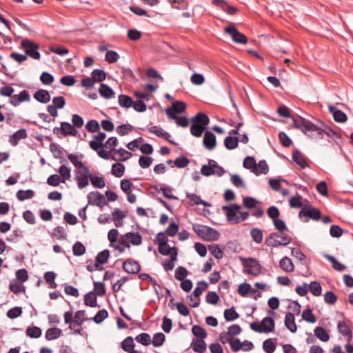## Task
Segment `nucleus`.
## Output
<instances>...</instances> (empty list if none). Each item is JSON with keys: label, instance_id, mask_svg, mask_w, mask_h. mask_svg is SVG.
<instances>
[{"label": "nucleus", "instance_id": "1", "mask_svg": "<svg viewBox=\"0 0 353 353\" xmlns=\"http://www.w3.org/2000/svg\"><path fill=\"white\" fill-rule=\"evenodd\" d=\"M292 120L296 128L301 130L305 135L312 139H323L324 135L330 139L336 137V132L326 125L322 124L321 126H317L301 117L293 118Z\"/></svg>", "mask_w": 353, "mask_h": 353}, {"label": "nucleus", "instance_id": "2", "mask_svg": "<svg viewBox=\"0 0 353 353\" xmlns=\"http://www.w3.org/2000/svg\"><path fill=\"white\" fill-rule=\"evenodd\" d=\"M291 242V237L283 232H272L266 239L265 243L268 247L276 248L287 245Z\"/></svg>", "mask_w": 353, "mask_h": 353}, {"label": "nucleus", "instance_id": "3", "mask_svg": "<svg viewBox=\"0 0 353 353\" xmlns=\"http://www.w3.org/2000/svg\"><path fill=\"white\" fill-rule=\"evenodd\" d=\"M243 266V272L246 274L256 276L261 272V266L258 261L254 258L243 259L240 258Z\"/></svg>", "mask_w": 353, "mask_h": 353}, {"label": "nucleus", "instance_id": "4", "mask_svg": "<svg viewBox=\"0 0 353 353\" xmlns=\"http://www.w3.org/2000/svg\"><path fill=\"white\" fill-rule=\"evenodd\" d=\"M74 173L75 180L79 189H83L88 185L89 179H90L91 176L88 168L83 167L80 170H75Z\"/></svg>", "mask_w": 353, "mask_h": 353}, {"label": "nucleus", "instance_id": "5", "mask_svg": "<svg viewBox=\"0 0 353 353\" xmlns=\"http://www.w3.org/2000/svg\"><path fill=\"white\" fill-rule=\"evenodd\" d=\"M241 208V206L237 204L222 207V210L226 213L228 221L235 224L240 222V216H239L238 212H240Z\"/></svg>", "mask_w": 353, "mask_h": 353}, {"label": "nucleus", "instance_id": "6", "mask_svg": "<svg viewBox=\"0 0 353 353\" xmlns=\"http://www.w3.org/2000/svg\"><path fill=\"white\" fill-rule=\"evenodd\" d=\"M224 31L232 37V39L235 43L241 44H245L247 43L246 37L243 34L239 32L237 28L233 24H230L228 26H226L224 28Z\"/></svg>", "mask_w": 353, "mask_h": 353}, {"label": "nucleus", "instance_id": "7", "mask_svg": "<svg viewBox=\"0 0 353 353\" xmlns=\"http://www.w3.org/2000/svg\"><path fill=\"white\" fill-rule=\"evenodd\" d=\"M21 46L25 49L27 56H30L34 59H39L40 54L37 51L38 45L30 40L25 39L21 41Z\"/></svg>", "mask_w": 353, "mask_h": 353}, {"label": "nucleus", "instance_id": "8", "mask_svg": "<svg viewBox=\"0 0 353 353\" xmlns=\"http://www.w3.org/2000/svg\"><path fill=\"white\" fill-rule=\"evenodd\" d=\"M87 198L88 199V205H97L102 208L106 204L104 196L99 192H90Z\"/></svg>", "mask_w": 353, "mask_h": 353}, {"label": "nucleus", "instance_id": "9", "mask_svg": "<svg viewBox=\"0 0 353 353\" xmlns=\"http://www.w3.org/2000/svg\"><path fill=\"white\" fill-rule=\"evenodd\" d=\"M123 268L126 272L134 274L140 271L141 266L137 261L128 259L123 262Z\"/></svg>", "mask_w": 353, "mask_h": 353}, {"label": "nucleus", "instance_id": "10", "mask_svg": "<svg viewBox=\"0 0 353 353\" xmlns=\"http://www.w3.org/2000/svg\"><path fill=\"white\" fill-rule=\"evenodd\" d=\"M30 97L27 90L21 91L19 94L12 95L10 103L14 107L18 106L21 103L29 101Z\"/></svg>", "mask_w": 353, "mask_h": 353}, {"label": "nucleus", "instance_id": "11", "mask_svg": "<svg viewBox=\"0 0 353 353\" xmlns=\"http://www.w3.org/2000/svg\"><path fill=\"white\" fill-rule=\"evenodd\" d=\"M106 137V134L104 132H99L98 134L93 136V140H92L89 145L90 147L94 151H97L100 148H103L104 144L103 141Z\"/></svg>", "mask_w": 353, "mask_h": 353}, {"label": "nucleus", "instance_id": "12", "mask_svg": "<svg viewBox=\"0 0 353 353\" xmlns=\"http://www.w3.org/2000/svg\"><path fill=\"white\" fill-rule=\"evenodd\" d=\"M203 143L207 150H212L216 145V136L212 132H206L204 134Z\"/></svg>", "mask_w": 353, "mask_h": 353}, {"label": "nucleus", "instance_id": "13", "mask_svg": "<svg viewBox=\"0 0 353 353\" xmlns=\"http://www.w3.org/2000/svg\"><path fill=\"white\" fill-rule=\"evenodd\" d=\"M329 112L332 114L333 118L336 122L344 123L347 121L346 114L340 110H338L334 105L328 106Z\"/></svg>", "mask_w": 353, "mask_h": 353}, {"label": "nucleus", "instance_id": "14", "mask_svg": "<svg viewBox=\"0 0 353 353\" xmlns=\"http://www.w3.org/2000/svg\"><path fill=\"white\" fill-rule=\"evenodd\" d=\"M307 216L313 220L318 221L321 218V212L316 208H303L299 212V216Z\"/></svg>", "mask_w": 353, "mask_h": 353}, {"label": "nucleus", "instance_id": "15", "mask_svg": "<svg viewBox=\"0 0 353 353\" xmlns=\"http://www.w3.org/2000/svg\"><path fill=\"white\" fill-rule=\"evenodd\" d=\"M114 152V154L111 156V159L114 161H125L129 159L132 155V153L123 148L117 149Z\"/></svg>", "mask_w": 353, "mask_h": 353}, {"label": "nucleus", "instance_id": "16", "mask_svg": "<svg viewBox=\"0 0 353 353\" xmlns=\"http://www.w3.org/2000/svg\"><path fill=\"white\" fill-rule=\"evenodd\" d=\"M34 98L39 102L42 103H47L50 101V93L43 89H40L34 92Z\"/></svg>", "mask_w": 353, "mask_h": 353}, {"label": "nucleus", "instance_id": "17", "mask_svg": "<svg viewBox=\"0 0 353 353\" xmlns=\"http://www.w3.org/2000/svg\"><path fill=\"white\" fill-rule=\"evenodd\" d=\"M261 329H262V333L271 332L274 329V321L271 317H265L263 319L261 323Z\"/></svg>", "mask_w": 353, "mask_h": 353}, {"label": "nucleus", "instance_id": "18", "mask_svg": "<svg viewBox=\"0 0 353 353\" xmlns=\"http://www.w3.org/2000/svg\"><path fill=\"white\" fill-rule=\"evenodd\" d=\"M61 132L62 135L64 137H66L68 135L74 137L77 134V131L76 130V129L73 127L72 125H71L68 122L61 123Z\"/></svg>", "mask_w": 353, "mask_h": 353}, {"label": "nucleus", "instance_id": "19", "mask_svg": "<svg viewBox=\"0 0 353 353\" xmlns=\"http://www.w3.org/2000/svg\"><path fill=\"white\" fill-rule=\"evenodd\" d=\"M285 325L292 333L297 330L294 316L291 312H288L285 316Z\"/></svg>", "mask_w": 353, "mask_h": 353}, {"label": "nucleus", "instance_id": "20", "mask_svg": "<svg viewBox=\"0 0 353 353\" xmlns=\"http://www.w3.org/2000/svg\"><path fill=\"white\" fill-rule=\"evenodd\" d=\"M212 3L230 14H234L236 11V8L228 5L224 0H212Z\"/></svg>", "mask_w": 353, "mask_h": 353}, {"label": "nucleus", "instance_id": "21", "mask_svg": "<svg viewBox=\"0 0 353 353\" xmlns=\"http://www.w3.org/2000/svg\"><path fill=\"white\" fill-rule=\"evenodd\" d=\"M27 137V132L25 129H20L14 132L10 138V143L13 146H16L19 141Z\"/></svg>", "mask_w": 353, "mask_h": 353}, {"label": "nucleus", "instance_id": "22", "mask_svg": "<svg viewBox=\"0 0 353 353\" xmlns=\"http://www.w3.org/2000/svg\"><path fill=\"white\" fill-rule=\"evenodd\" d=\"M99 92L102 97L106 99H112L115 95L114 90L109 85L105 83H101L100 85Z\"/></svg>", "mask_w": 353, "mask_h": 353}, {"label": "nucleus", "instance_id": "23", "mask_svg": "<svg viewBox=\"0 0 353 353\" xmlns=\"http://www.w3.org/2000/svg\"><path fill=\"white\" fill-rule=\"evenodd\" d=\"M279 266L285 272H292L294 270V265L288 256H284L280 260Z\"/></svg>", "mask_w": 353, "mask_h": 353}, {"label": "nucleus", "instance_id": "24", "mask_svg": "<svg viewBox=\"0 0 353 353\" xmlns=\"http://www.w3.org/2000/svg\"><path fill=\"white\" fill-rule=\"evenodd\" d=\"M205 232L203 239L209 241H216L219 239L220 234L215 229H213L208 226H205Z\"/></svg>", "mask_w": 353, "mask_h": 353}, {"label": "nucleus", "instance_id": "25", "mask_svg": "<svg viewBox=\"0 0 353 353\" xmlns=\"http://www.w3.org/2000/svg\"><path fill=\"white\" fill-rule=\"evenodd\" d=\"M125 237L128 239L129 243L133 245H139L142 243V237L139 232H127Z\"/></svg>", "mask_w": 353, "mask_h": 353}, {"label": "nucleus", "instance_id": "26", "mask_svg": "<svg viewBox=\"0 0 353 353\" xmlns=\"http://www.w3.org/2000/svg\"><path fill=\"white\" fill-rule=\"evenodd\" d=\"M186 196L190 201L191 205H203L204 206H210V204L205 201H203L199 196L195 194L187 192Z\"/></svg>", "mask_w": 353, "mask_h": 353}, {"label": "nucleus", "instance_id": "27", "mask_svg": "<svg viewBox=\"0 0 353 353\" xmlns=\"http://www.w3.org/2000/svg\"><path fill=\"white\" fill-rule=\"evenodd\" d=\"M62 330L58 327H51L46 330L45 337L48 341L55 340L61 336Z\"/></svg>", "mask_w": 353, "mask_h": 353}, {"label": "nucleus", "instance_id": "28", "mask_svg": "<svg viewBox=\"0 0 353 353\" xmlns=\"http://www.w3.org/2000/svg\"><path fill=\"white\" fill-rule=\"evenodd\" d=\"M59 175L61 179L62 183H65L66 181L70 179L71 177V168L66 166L65 165H61L58 170Z\"/></svg>", "mask_w": 353, "mask_h": 353}, {"label": "nucleus", "instance_id": "29", "mask_svg": "<svg viewBox=\"0 0 353 353\" xmlns=\"http://www.w3.org/2000/svg\"><path fill=\"white\" fill-rule=\"evenodd\" d=\"M338 329L339 332L347 337V342L350 343L352 340V332L350 327L343 321H340L338 323Z\"/></svg>", "mask_w": 353, "mask_h": 353}, {"label": "nucleus", "instance_id": "30", "mask_svg": "<svg viewBox=\"0 0 353 353\" xmlns=\"http://www.w3.org/2000/svg\"><path fill=\"white\" fill-rule=\"evenodd\" d=\"M191 347L196 352L203 353L206 350V344L203 339H194L192 341Z\"/></svg>", "mask_w": 353, "mask_h": 353}, {"label": "nucleus", "instance_id": "31", "mask_svg": "<svg viewBox=\"0 0 353 353\" xmlns=\"http://www.w3.org/2000/svg\"><path fill=\"white\" fill-rule=\"evenodd\" d=\"M269 170L268 165L265 160H261L258 164L256 163L252 172L256 175H260L262 174H267Z\"/></svg>", "mask_w": 353, "mask_h": 353}, {"label": "nucleus", "instance_id": "32", "mask_svg": "<svg viewBox=\"0 0 353 353\" xmlns=\"http://www.w3.org/2000/svg\"><path fill=\"white\" fill-rule=\"evenodd\" d=\"M68 158L70 161L74 165V167L78 168L79 170L85 167L83 165V163L81 161V159L83 158L82 154H68Z\"/></svg>", "mask_w": 353, "mask_h": 353}, {"label": "nucleus", "instance_id": "33", "mask_svg": "<svg viewBox=\"0 0 353 353\" xmlns=\"http://www.w3.org/2000/svg\"><path fill=\"white\" fill-rule=\"evenodd\" d=\"M314 333L316 337L323 342H327L330 339V336L327 331L322 327H316Z\"/></svg>", "mask_w": 353, "mask_h": 353}, {"label": "nucleus", "instance_id": "34", "mask_svg": "<svg viewBox=\"0 0 353 353\" xmlns=\"http://www.w3.org/2000/svg\"><path fill=\"white\" fill-rule=\"evenodd\" d=\"M324 257L332 263V268L334 270L338 271H343L346 269V267L343 264L338 261L336 259V258L334 257L333 256L329 254H324Z\"/></svg>", "mask_w": 353, "mask_h": 353}, {"label": "nucleus", "instance_id": "35", "mask_svg": "<svg viewBox=\"0 0 353 353\" xmlns=\"http://www.w3.org/2000/svg\"><path fill=\"white\" fill-rule=\"evenodd\" d=\"M239 138L233 137L231 135L225 137L224 145L228 150H234L238 147Z\"/></svg>", "mask_w": 353, "mask_h": 353}, {"label": "nucleus", "instance_id": "36", "mask_svg": "<svg viewBox=\"0 0 353 353\" xmlns=\"http://www.w3.org/2000/svg\"><path fill=\"white\" fill-rule=\"evenodd\" d=\"M192 122H195L196 123H199V125H204L207 128V125L210 122V119L205 114L199 112L192 119Z\"/></svg>", "mask_w": 353, "mask_h": 353}, {"label": "nucleus", "instance_id": "37", "mask_svg": "<svg viewBox=\"0 0 353 353\" xmlns=\"http://www.w3.org/2000/svg\"><path fill=\"white\" fill-rule=\"evenodd\" d=\"M215 163V161L213 159H210L208 161V164L203 165L201 167V172L203 176H209L213 175L214 170V165Z\"/></svg>", "mask_w": 353, "mask_h": 353}, {"label": "nucleus", "instance_id": "38", "mask_svg": "<svg viewBox=\"0 0 353 353\" xmlns=\"http://www.w3.org/2000/svg\"><path fill=\"white\" fill-rule=\"evenodd\" d=\"M205 129V126L199 125L195 122H192V124L190 127V132L193 136L199 137L201 136Z\"/></svg>", "mask_w": 353, "mask_h": 353}, {"label": "nucleus", "instance_id": "39", "mask_svg": "<svg viewBox=\"0 0 353 353\" xmlns=\"http://www.w3.org/2000/svg\"><path fill=\"white\" fill-rule=\"evenodd\" d=\"M238 293L243 297L246 296L250 292H255L256 290L252 289L251 285L248 283H243L238 286Z\"/></svg>", "mask_w": 353, "mask_h": 353}, {"label": "nucleus", "instance_id": "40", "mask_svg": "<svg viewBox=\"0 0 353 353\" xmlns=\"http://www.w3.org/2000/svg\"><path fill=\"white\" fill-rule=\"evenodd\" d=\"M86 320L87 319L85 318V310H79L74 314L73 318V323L76 324L79 327H81L83 322Z\"/></svg>", "mask_w": 353, "mask_h": 353}, {"label": "nucleus", "instance_id": "41", "mask_svg": "<svg viewBox=\"0 0 353 353\" xmlns=\"http://www.w3.org/2000/svg\"><path fill=\"white\" fill-rule=\"evenodd\" d=\"M84 302L86 305L92 307L97 306L96 294L92 292L87 293L84 296Z\"/></svg>", "mask_w": 353, "mask_h": 353}, {"label": "nucleus", "instance_id": "42", "mask_svg": "<svg viewBox=\"0 0 353 353\" xmlns=\"http://www.w3.org/2000/svg\"><path fill=\"white\" fill-rule=\"evenodd\" d=\"M125 172V166L120 163H116L112 165L111 172L117 177H121Z\"/></svg>", "mask_w": 353, "mask_h": 353}, {"label": "nucleus", "instance_id": "43", "mask_svg": "<svg viewBox=\"0 0 353 353\" xmlns=\"http://www.w3.org/2000/svg\"><path fill=\"white\" fill-rule=\"evenodd\" d=\"M34 195V192L32 190H20L17 192V197L19 201H25L26 199H32Z\"/></svg>", "mask_w": 353, "mask_h": 353}, {"label": "nucleus", "instance_id": "44", "mask_svg": "<svg viewBox=\"0 0 353 353\" xmlns=\"http://www.w3.org/2000/svg\"><path fill=\"white\" fill-rule=\"evenodd\" d=\"M250 236L252 240L256 243H261L263 241V232L259 228H252L250 230Z\"/></svg>", "mask_w": 353, "mask_h": 353}, {"label": "nucleus", "instance_id": "45", "mask_svg": "<svg viewBox=\"0 0 353 353\" xmlns=\"http://www.w3.org/2000/svg\"><path fill=\"white\" fill-rule=\"evenodd\" d=\"M91 75L94 82H101L106 78V73L100 69H94L92 72Z\"/></svg>", "mask_w": 353, "mask_h": 353}, {"label": "nucleus", "instance_id": "46", "mask_svg": "<svg viewBox=\"0 0 353 353\" xmlns=\"http://www.w3.org/2000/svg\"><path fill=\"white\" fill-rule=\"evenodd\" d=\"M293 161L298 165H299L302 168H305L307 163L305 161L304 157L303 154L299 152L298 150H295L292 154Z\"/></svg>", "mask_w": 353, "mask_h": 353}, {"label": "nucleus", "instance_id": "47", "mask_svg": "<svg viewBox=\"0 0 353 353\" xmlns=\"http://www.w3.org/2000/svg\"><path fill=\"white\" fill-rule=\"evenodd\" d=\"M26 335L30 338L37 339L41 335V330L39 327H28L26 331Z\"/></svg>", "mask_w": 353, "mask_h": 353}, {"label": "nucleus", "instance_id": "48", "mask_svg": "<svg viewBox=\"0 0 353 353\" xmlns=\"http://www.w3.org/2000/svg\"><path fill=\"white\" fill-rule=\"evenodd\" d=\"M177 252H173L171 254L170 260L166 259L163 263V266L166 271L172 270L174 265V261L176 260Z\"/></svg>", "mask_w": 353, "mask_h": 353}, {"label": "nucleus", "instance_id": "49", "mask_svg": "<svg viewBox=\"0 0 353 353\" xmlns=\"http://www.w3.org/2000/svg\"><path fill=\"white\" fill-rule=\"evenodd\" d=\"M119 104L123 108H129L132 106L133 101L130 97L121 94L119 96Z\"/></svg>", "mask_w": 353, "mask_h": 353}, {"label": "nucleus", "instance_id": "50", "mask_svg": "<svg viewBox=\"0 0 353 353\" xmlns=\"http://www.w3.org/2000/svg\"><path fill=\"white\" fill-rule=\"evenodd\" d=\"M90 182L92 185L96 188H103L105 185L104 178L102 176H90Z\"/></svg>", "mask_w": 353, "mask_h": 353}, {"label": "nucleus", "instance_id": "51", "mask_svg": "<svg viewBox=\"0 0 353 353\" xmlns=\"http://www.w3.org/2000/svg\"><path fill=\"white\" fill-rule=\"evenodd\" d=\"M10 290L14 294H19L25 291V287L17 280H12L9 285Z\"/></svg>", "mask_w": 353, "mask_h": 353}, {"label": "nucleus", "instance_id": "52", "mask_svg": "<svg viewBox=\"0 0 353 353\" xmlns=\"http://www.w3.org/2000/svg\"><path fill=\"white\" fill-rule=\"evenodd\" d=\"M208 287V283L204 281H200L197 283V286L195 288L193 294L195 297L199 298L203 292Z\"/></svg>", "mask_w": 353, "mask_h": 353}, {"label": "nucleus", "instance_id": "53", "mask_svg": "<svg viewBox=\"0 0 353 353\" xmlns=\"http://www.w3.org/2000/svg\"><path fill=\"white\" fill-rule=\"evenodd\" d=\"M259 202L253 197L246 196L243 199V205L247 209L256 208V205Z\"/></svg>", "mask_w": 353, "mask_h": 353}, {"label": "nucleus", "instance_id": "54", "mask_svg": "<svg viewBox=\"0 0 353 353\" xmlns=\"http://www.w3.org/2000/svg\"><path fill=\"white\" fill-rule=\"evenodd\" d=\"M311 293L315 296H319L321 294L322 288L321 284L317 281H312L309 285Z\"/></svg>", "mask_w": 353, "mask_h": 353}, {"label": "nucleus", "instance_id": "55", "mask_svg": "<svg viewBox=\"0 0 353 353\" xmlns=\"http://www.w3.org/2000/svg\"><path fill=\"white\" fill-rule=\"evenodd\" d=\"M239 317V314L235 311L234 307L226 309L224 311V318L227 321H232Z\"/></svg>", "mask_w": 353, "mask_h": 353}, {"label": "nucleus", "instance_id": "56", "mask_svg": "<svg viewBox=\"0 0 353 353\" xmlns=\"http://www.w3.org/2000/svg\"><path fill=\"white\" fill-rule=\"evenodd\" d=\"M159 252L164 256L170 255L171 256V254L173 252H177V250L175 247H170L168 243L165 245H159Z\"/></svg>", "mask_w": 353, "mask_h": 353}, {"label": "nucleus", "instance_id": "57", "mask_svg": "<svg viewBox=\"0 0 353 353\" xmlns=\"http://www.w3.org/2000/svg\"><path fill=\"white\" fill-rule=\"evenodd\" d=\"M165 340V335L161 332H158L154 334L152 343L154 347H160L163 344Z\"/></svg>", "mask_w": 353, "mask_h": 353}, {"label": "nucleus", "instance_id": "58", "mask_svg": "<svg viewBox=\"0 0 353 353\" xmlns=\"http://www.w3.org/2000/svg\"><path fill=\"white\" fill-rule=\"evenodd\" d=\"M132 130H133L132 125L128 123V124H123V125H119L117 128L116 131H117V134H119L120 136H124V135L129 134L130 132L132 131Z\"/></svg>", "mask_w": 353, "mask_h": 353}, {"label": "nucleus", "instance_id": "59", "mask_svg": "<svg viewBox=\"0 0 353 353\" xmlns=\"http://www.w3.org/2000/svg\"><path fill=\"white\" fill-rule=\"evenodd\" d=\"M56 274L54 272H47L44 274L45 281L50 284L51 288H56L57 285L54 280Z\"/></svg>", "mask_w": 353, "mask_h": 353}, {"label": "nucleus", "instance_id": "60", "mask_svg": "<svg viewBox=\"0 0 353 353\" xmlns=\"http://www.w3.org/2000/svg\"><path fill=\"white\" fill-rule=\"evenodd\" d=\"M72 252L74 256H82L85 252V248L81 242L77 241L73 245Z\"/></svg>", "mask_w": 353, "mask_h": 353}, {"label": "nucleus", "instance_id": "61", "mask_svg": "<svg viewBox=\"0 0 353 353\" xmlns=\"http://www.w3.org/2000/svg\"><path fill=\"white\" fill-rule=\"evenodd\" d=\"M210 254L216 259H220L223 256V250L218 245H212L209 248Z\"/></svg>", "mask_w": 353, "mask_h": 353}, {"label": "nucleus", "instance_id": "62", "mask_svg": "<svg viewBox=\"0 0 353 353\" xmlns=\"http://www.w3.org/2000/svg\"><path fill=\"white\" fill-rule=\"evenodd\" d=\"M134 345L133 339L131 336H128L122 341L121 347L124 351L130 352L133 350Z\"/></svg>", "mask_w": 353, "mask_h": 353}, {"label": "nucleus", "instance_id": "63", "mask_svg": "<svg viewBox=\"0 0 353 353\" xmlns=\"http://www.w3.org/2000/svg\"><path fill=\"white\" fill-rule=\"evenodd\" d=\"M118 144V140L117 137H110L104 143L103 148H105L107 149L110 150V152H114L117 149H115V147Z\"/></svg>", "mask_w": 353, "mask_h": 353}, {"label": "nucleus", "instance_id": "64", "mask_svg": "<svg viewBox=\"0 0 353 353\" xmlns=\"http://www.w3.org/2000/svg\"><path fill=\"white\" fill-rule=\"evenodd\" d=\"M188 274V271L186 268L182 266L178 267L175 270V278L178 281H183Z\"/></svg>", "mask_w": 353, "mask_h": 353}]
</instances>
